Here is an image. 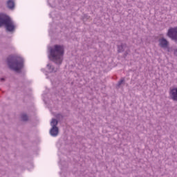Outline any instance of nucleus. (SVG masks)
Listing matches in <instances>:
<instances>
[{"instance_id":"1","label":"nucleus","mask_w":177,"mask_h":177,"mask_svg":"<svg viewBox=\"0 0 177 177\" xmlns=\"http://www.w3.org/2000/svg\"><path fill=\"white\" fill-rule=\"evenodd\" d=\"M50 55L57 64H62L63 55H64V48L63 46L55 45L53 48L50 50Z\"/></svg>"},{"instance_id":"2","label":"nucleus","mask_w":177,"mask_h":177,"mask_svg":"<svg viewBox=\"0 0 177 177\" xmlns=\"http://www.w3.org/2000/svg\"><path fill=\"white\" fill-rule=\"evenodd\" d=\"M8 65L11 70L19 73L24 66V60L20 57H10L8 58Z\"/></svg>"},{"instance_id":"3","label":"nucleus","mask_w":177,"mask_h":177,"mask_svg":"<svg viewBox=\"0 0 177 177\" xmlns=\"http://www.w3.org/2000/svg\"><path fill=\"white\" fill-rule=\"evenodd\" d=\"M2 26H5L7 31H15V29L16 28V26H15V23H13V21L10 19V17L0 14V27H2Z\"/></svg>"},{"instance_id":"4","label":"nucleus","mask_w":177,"mask_h":177,"mask_svg":"<svg viewBox=\"0 0 177 177\" xmlns=\"http://www.w3.org/2000/svg\"><path fill=\"white\" fill-rule=\"evenodd\" d=\"M167 35L169 38H171V39L177 41V28H171L169 29Z\"/></svg>"},{"instance_id":"5","label":"nucleus","mask_w":177,"mask_h":177,"mask_svg":"<svg viewBox=\"0 0 177 177\" xmlns=\"http://www.w3.org/2000/svg\"><path fill=\"white\" fill-rule=\"evenodd\" d=\"M170 97L172 100L177 102V87L171 88L169 92Z\"/></svg>"},{"instance_id":"6","label":"nucleus","mask_w":177,"mask_h":177,"mask_svg":"<svg viewBox=\"0 0 177 177\" xmlns=\"http://www.w3.org/2000/svg\"><path fill=\"white\" fill-rule=\"evenodd\" d=\"M159 45L161 48H168L169 43L167 39L162 38L159 39Z\"/></svg>"},{"instance_id":"7","label":"nucleus","mask_w":177,"mask_h":177,"mask_svg":"<svg viewBox=\"0 0 177 177\" xmlns=\"http://www.w3.org/2000/svg\"><path fill=\"white\" fill-rule=\"evenodd\" d=\"M50 133L51 136H57V135H59V128L52 127L50 131Z\"/></svg>"},{"instance_id":"8","label":"nucleus","mask_w":177,"mask_h":177,"mask_svg":"<svg viewBox=\"0 0 177 177\" xmlns=\"http://www.w3.org/2000/svg\"><path fill=\"white\" fill-rule=\"evenodd\" d=\"M7 6L9 9H15V1L14 0H8L7 1Z\"/></svg>"},{"instance_id":"9","label":"nucleus","mask_w":177,"mask_h":177,"mask_svg":"<svg viewBox=\"0 0 177 177\" xmlns=\"http://www.w3.org/2000/svg\"><path fill=\"white\" fill-rule=\"evenodd\" d=\"M57 124H58V122H57V120L56 119H53L50 122V125L53 128H57Z\"/></svg>"},{"instance_id":"10","label":"nucleus","mask_w":177,"mask_h":177,"mask_svg":"<svg viewBox=\"0 0 177 177\" xmlns=\"http://www.w3.org/2000/svg\"><path fill=\"white\" fill-rule=\"evenodd\" d=\"M21 119L23 121H27V120H28V116H27L26 114H23L21 115Z\"/></svg>"},{"instance_id":"11","label":"nucleus","mask_w":177,"mask_h":177,"mask_svg":"<svg viewBox=\"0 0 177 177\" xmlns=\"http://www.w3.org/2000/svg\"><path fill=\"white\" fill-rule=\"evenodd\" d=\"M118 52H122V49H124V46H118Z\"/></svg>"},{"instance_id":"12","label":"nucleus","mask_w":177,"mask_h":177,"mask_svg":"<svg viewBox=\"0 0 177 177\" xmlns=\"http://www.w3.org/2000/svg\"><path fill=\"white\" fill-rule=\"evenodd\" d=\"M125 81L124 79H121L120 81L118 82V86L121 85V84H123V82Z\"/></svg>"},{"instance_id":"13","label":"nucleus","mask_w":177,"mask_h":177,"mask_svg":"<svg viewBox=\"0 0 177 177\" xmlns=\"http://www.w3.org/2000/svg\"><path fill=\"white\" fill-rule=\"evenodd\" d=\"M174 55H177V49L174 50Z\"/></svg>"},{"instance_id":"14","label":"nucleus","mask_w":177,"mask_h":177,"mask_svg":"<svg viewBox=\"0 0 177 177\" xmlns=\"http://www.w3.org/2000/svg\"><path fill=\"white\" fill-rule=\"evenodd\" d=\"M1 81H3V78H2V79H1Z\"/></svg>"}]
</instances>
